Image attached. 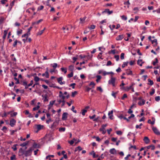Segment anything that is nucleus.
Masks as SVG:
<instances>
[{
  "label": "nucleus",
  "instance_id": "1",
  "mask_svg": "<svg viewBox=\"0 0 160 160\" xmlns=\"http://www.w3.org/2000/svg\"><path fill=\"white\" fill-rule=\"evenodd\" d=\"M33 150L34 149L32 148H30L29 150L25 151L23 153L26 157L31 156L32 152Z\"/></svg>",
  "mask_w": 160,
  "mask_h": 160
},
{
  "label": "nucleus",
  "instance_id": "2",
  "mask_svg": "<svg viewBox=\"0 0 160 160\" xmlns=\"http://www.w3.org/2000/svg\"><path fill=\"white\" fill-rule=\"evenodd\" d=\"M116 80V79L115 78L112 77L108 81V84L112 85L113 87H115L116 86L115 84Z\"/></svg>",
  "mask_w": 160,
  "mask_h": 160
},
{
  "label": "nucleus",
  "instance_id": "3",
  "mask_svg": "<svg viewBox=\"0 0 160 160\" xmlns=\"http://www.w3.org/2000/svg\"><path fill=\"white\" fill-rule=\"evenodd\" d=\"M43 126L41 125L40 124H36L34 125V127L37 128V131L36 132H38L42 129L43 128Z\"/></svg>",
  "mask_w": 160,
  "mask_h": 160
},
{
  "label": "nucleus",
  "instance_id": "4",
  "mask_svg": "<svg viewBox=\"0 0 160 160\" xmlns=\"http://www.w3.org/2000/svg\"><path fill=\"white\" fill-rule=\"evenodd\" d=\"M152 130L154 132L156 135H160V132L158 130L156 127H152Z\"/></svg>",
  "mask_w": 160,
  "mask_h": 160
},
{
  "label": "nucleus",
  "instance_id": "5",
  "mask_svg": "<svg viewBox=\"0 0 160 160\" xmlns=\"http://www.w3.org/2000/svg\"><path fill=\"white\" fill-rule=\"evenodd\" d=\"M63 78L62 77H60L57 79V81L60 84H64L65 83V82H62V81L63 80Z\"/></svg>",
  "mask_w": 160,
  "mask_h": 160
},
{
  "label": "nucleus",
  "instance_id": "6",
  "mask_svg": "<svg viewBox=\"0 0 160 160\" xmlns=\"http://www.w3.org/2000/svg\"><path fill=\"white\" fill-rule=\"evenodd\" d=\"M16 123V120L13 118H12L10 122V125L12 127H13L15 125Z\"/></svg>",
  "mask_w": 160,
  "mask_h": 160
},
{
  "label": "nucleus",
  "instance_id": "7",
  "mask_svg": "<svg viewBox=\"0 0 160 160\" xmlns=\"http://www.w3.org/2000/svg\"><path fill=\"white\" fill-rule=\"evenodd\" d=\"M20 83L25 86V89L28 88V82L24 80L23 81H21Z\"/></svg>",
  "mask_w": 160,
  "mask_h": 160
},
{
  "label": "nucleus",
  "instance_id": "8",
  "mask_svg": "<svg viewBox=\"0 0 160 160\" xmlns=\"http://www.w3.org/2000/svg\"><path fill=\"white\" fill-rule=\"evenodd\" d=\"M113 12L112 11H110L108 9H106L105 10L102 12V13H108V15H110Z\"/></svg>",
  "mask_w": 160,
  "mask_h": 160
},
{
  "label": "nucleus",
  "instance_id": "9",
  "mask_svg": "<svg viewBox=\"0 0 160 160\" xmlns=\"http://www.w3.org/2000/svg\"><path fill=\"white\" fill-rule=\"evenodd\" d=\"M113 110H111V111H110L108 113V115L109 116V118L111 120L113 119Z\"/></svg>",
  "mask_w": 160,
  "mask_h": 160
},
{
  "label": "nucleus",
  "instance_id": "10",
  "mask_svg": "<svg viewBox=\"0 0 160 160\" xmlns=\"http://www.w3.org/2000/svg\"><path fill=\"white\" fill-rule=\"evenodd\" d=\"M68 113L67 112H64L62 115V119L63 120H65L67 118Z\"/></svg>",
  "mask_w": 160,
  "mask_h": 160
},
{
  "label": "nucleus",
  "instance_id": "11",
  "mask_svg": "<svg viewBox=\"0 0 160 160\" xmlns=\"http://www.w3.org/2000/svg\"><path fill=\"white\" fill-rule=\"evenodd\" d=\"M123 38V35H120L116 38V40L117 41L121 40Z\"/></svg>",
  "mask_w": 160,
  "mask_h": 160
},
{
  "label": "nucleus",
  "instance_id": "12",
  "mask_svg": "<svg viewBox=\"0 0 160 160\" xmlns=\"http://www.w3.org/2000/svg\"><path fill=\"white\" fill-rule=\"evenodd\" d=\"M119 118L121 119H123L124 120H126L128 122L129 121V120H128V119H127V118L125 117H123L122 115H120L119 116Z\"/></svg>",
  "mask_w": 160,
  "mask_h": 160
},
{
  "label": "nucleus",
  "instance_id": "13",
  "mask_svg": "<svg viewBox=\"0 0 160 160\" xmlns=\"http://www.w3.org/2000/svg\"><path fill=\"white\" fill-rule=\"evenodd\" d=\"M42 76H45L47 78H48L49 77V75L48 71H46L45 73H43L42 74Z\"/></svg>",
  "mask_w": 160,
  "mask_h": 160
},
{
  "label": "nucleus",
  "instance_id": "14",
  "mask_svg": "<svg viewBox=\"0 0 160 160\" xmlns=\"http://www.w3.org/2000/svg\"><path fill=\"white\" fill-rule=\"evenodd\" d=\"M109 152L111 154H114L116 153V151L115 148H113L110 150Z\"/></svg>",
  "mask_w": 160,
  "mask_h": 160
},
{
  "label": "nucleus",
  "instance_id": "15",
  "mask_svg": "<svg viewBox=\"0 0 160 160\" xmlns=\"http://www.w3.org/2000/svg\"><path fill=\"white\" fill-rule=\"evenodd\" d=\"M143 140H144V142H145L146 144L148 143L150 141L148 138L147 137H145L144 138Z\"/></svg>",
  "mask_w": 160,
  "mask_h": 160
},
{
  "label": "nucleus",
  "instance_id": "16",
  "mask_svg": "<svg viewBox=\"0 0 160 160\" xmlns=\"http://www.w3.org/2000/svg\"><path fill=\"white\" fill-rule=\"evenodd\" d=\"M144 62H142V59H139L137 61V64L140 66H142V64Z\"/></svg>",
  "mask_w": 160,
  "mask_h": 160
},
{
  "label": "nucleus",
  "instance_id": "17",
  "mask_svg": "<svg viewBox=\"0 0 160 160\" xmlns=\"http://www.w3.org/2000/svg\"><path fill=\"white\" fill-rule=\"evenodd\" d=\"M145 103V100L144 99L142 100V101H140L138 102V104L139 106H142Z\"/></svg>",
  "mask_w": 160,
  "mask_h": 160
},
{
  "label": "nucleus",
  "instance_id": "18",
  "mask_svg": "<svg viewBox=\"0 0 160 160\" xmlns=\"http://www.w3.org/2000/svg\"><path fill=\"white\" fill-rule=\"evenodd\" d=\"M133 86V84H132V85L129 86L127 87L126 88L125 90L127 91H129L130 89L132 88V87Z\"/></svg>",
  "mask_w": 160,
  "mask_h": 160
},
{
  "label": "nucleus",
  "instance_id": "19",
  "mask_svg": "<svg viewBox=\"0 0 160 160\" xmlns=\"http://www.w3.org/2000/svg\"><path fill=\"white\" fill-rule=\"evenodd\" d=\"M99 130L100 131H101L102 132V133L103 134H104L106 133V131L105 128H102L100 129Z\"/></svg>",
  "mask_w": 160,
  "mask_h": 160
},
{
  "label": "nucleus",
  "instance_id": "20",
  "mask_svg": "<svg viewBox=\"0 0 160 160\" xmlns=\"http://www.w3.org/2000/svg\"><path fill=\"white\" fill-rule=\"evenodd\" d=\"M31 148H39V146L38 145V144L34 142L33 143L32 147Z\"/></svg>",
  "mask_w": 160,
  "mask_h": 160
},
{
  "label": "nucleus",
  "instance_id": "21",
  "mask_svg": "<svg viewBox=\"0 0 160 160\" xmlns=\"http://www.w3.org/2000/svg\"><path fill=\"white\" fill-rule=\"evenodd\" d=\"M95 83L93 82H90V84H89V86H92V88H94L95 87Z\"/></svg>",
  "mask_w": 160,
  "mask_h": 160
},
{
  "label": "nucleus",
  "instance_id": "22",
  "mask_svg": "<svg viewBox=\"0 0 160 160\" xmlns=\"http://www.w3.org/2000/svg\"><path fill=\"white\" fill-rule=\"evenodd\" d=\"M56 126H57V125L56 124L55 122H54L51 125V128L52 129H54V128H56Z\"/></svg>",
  "mask_w": 160,
  "mask_h": 160
},
{
  "label": "nucleus",
  "instance_id": "23",
  "mask_svg": "<svg viewBox=\"0 0 160 160\" xmlns=\"http://www.w3.org/2000/svg\"><path fill=\"white\" fill-rule=\"evenodd\" d=\"M73 69L74 67L73 66L71 65L69 67V70L71 71V72H73Z\"/></svg>",
  "mask_w": 160,
  "mask_h": 160
},
{
  "label": "nucleus",
  "instance_id": "24",
  "mask_svg": "<svg viewBox=\"0 0 160 160\" xmlns=\"http://www.w3.org/2000/svg\"><path fill=\"white\" fill-rule=\"evenodd\" d=\"M66 128L65 127L60 128H59V131L60 132H64L65 131Z\"/></svg>",
  "mask_w": 160,
  "mask_h": 160
},
{
  "label": "nucleus",
  "instance_id": "25",
  "mask_svg": "<svg viewBox=\"0 0 160 160\" xmlns=\"http://www.w3.org/2000/svg\"><path fill=\"white\" fill-rule=\"evenodd\" d=\"M128 62H123V64L122 65V68H124L125 66H127L128 65Z\"/></svg>",
  "mask_w": 160,
  "mask_h": 160
},
{
  "label": "nucleus",
  "instance_id": "26",
  "mask_svg": "<svg viewBox=\"0 0 160 160\" xmlns=\"http://www.w3.org/2000/svg\"><path fill=\"white\" fill-rule=\"evenodd\" d=\"M45 29V28H44L43 30H41L40 31H39V32H38L37 33V35H41L43 32L44 31Z\"/></svg>",
  "mask_w": 160,
  "mask_h": 160
},
{
  "label": "nucleus",
  "instance_id": "27",
  "mask_svg": "<svg viewBox=\"0 0 160 160\" xmlns=\"http://www.w3.org/2000/svg\"><path fill=\"white\" fill-rule=\"evenodd\" d=\"M61 69L62 72H63L64 73H66L67 72V69L66 68H61Z\"/></svg>",
  "mask_w": 160,
  "mask_h": 160
},
{
  "label": "nucleus",
  "instance_id": "28",
  "mask_svg": "<svg viewBox=\"0 0 160 160\" xmlns=\"http://www.w3.org/2000/svg\"><path fill=\"white\" fill-rule=\"evenodd\" d=\"M86 18L85 17H84L83 18H80V23H83L85 20Z\"/></svg>",
  "mask_w": 160,
  "mask_h": 160
},
{
  "label": "nucleus",
  "instance_id": "29",
  "mask_svg": "<svg viewBox=\"0 0 160 160\" xmlns=\"http://www.w3.org/2000/svg\"><path fill=\"white\" fill-rule=\"evenodd\" d=\"M148 81L150 82L148 84H149L150 85H152L153 84V82L152 80H151L150 78H149L148 79Z\"/></svg>",
  "mask_w": 160,
  "mask_h": 160
},
{
  "label": "nucleus",
  "instance_id": "30",
  "mask_svg": "<svg viewBox=\"0 0 160 160\" xmlns=\"http://www.w3.org/2000/svg\"><path fill=\"white\" fill-rule=\"evenodd\" d=\"M96 77L97 78V79L96 80V81L98 82V81L101 79V77L100 75H97L96 76Z\"/></svg>",
  "mask_w": 160,
  "mask_h": 160
},
{
  "label": "nucleus",
  "instance_id": "31",
  "mask_svg": "<svg viewBox=\"0 0 160 160\" xmlns=\"http://www.w3.org/2000/svg\"><path fill=\"white\" fill-rule=\"evenodd\" d=\"M128 70H127V72H126V73L127 75H132V71L130 70H129L128 71Z\"/></svg>",
  "mask_w": 160,
  "mask_h": 160
},
{
  "label": "nucleus",
  "instance_id": "32",
  "mask_svg": "<svg viewBox=\"0 0 160 160\" xmlns=\"http://www.w3.org/2000/svg\"><path fill=\"white\" fill-rule=\"evenodd\" d=\"M52 65V67H53V69H56V68L58 66V64L56 63H53L51 65Z\"/></svg>",
  "mask_w": 160,
  "mask_h": 160
},
{
  "label": "nucleus",
  "instance_id": "33",
  "mask_svg": "<svg viewBox=\"0 0 160 160\" xmlns=\"http://www.w3.org/2000/svg\"><path fill=\"white\" fill-rule=\"evenodd\" d=\"M18 41L17 40H15V41L14 42V43L13 44V45H12L14 47H16L17 45V43H18Z\"/></svg>",
  "mask_w": 160,
  "mask_h": 160
},
{
  "label": "nucleus",
  "instance_id": "34",
  "mask_svg": "<svg viewBox=\"0 0 160 160\" xmlns=\"http://www.w3.org/2000/svg\"><path fill=\"white\" fill-rule=\"evenodd\" d=\"M87 111V110H86V109H83L82 110V114L83 115V116H84L85 115V113H86Z\"/></svg>",
  "mask_w": 160,
  "mask_h": 160
},
{
  "label": "nucleus",
  "instance_id": "35",
  "mask_svg": "<svg viewBox=\"0 0 160 160\" xmlns=\"http://www.w3.org/2000/svg\"><path fill=\"white\" fill-rule=\"evenodd\" d=\"M16 159V155L14 154L13 155L10 157V160H13Z\"/></svg>",
  "mask_w": 160,
  "mask_h": 160
},
{
  "label": "nucleus",
  "instance_id": "36",
  "mask_svg": "<svg viewBox=\"0 0 160 160\" xmlns=\"http://www.w3.org/2000/svg\"><path fill=\"white\" fill-rule=\"evenodd\" d=\"M95 28V26L94 25H91L90 27H88V28L90 29H94Z\"/></svg>",
  "mask_w": 160,
  "mask_h": 160
},
{
  "label": "nucleus",
  "instance_id": "37",
  "mask_svg": "<svg viewBox=\"0 0 160 160\" xmlns=\"http://www.w3.org/2000/svg\"><path fill=\"white\" fill-rule=\"evenodd\" d=\"M28 142H24L22 143L20 145V146L22 147H24L26 146L28 144Z\"/></svg>",
  "mask_w": 160,
  "mask_h": 160
},
{
  "label": "nucleus",
  "instance_id": "38",
  "mask_svg": "<svg viewBox=\"0 0 160 160\" xmlns=\"http://www.w3.org/2000/svg\"><path fill=\"white\" fill-rule=\"evenodd\" d=\"M39 77H38V76H35L34 77V80L35 81V82H38V81H39Z\"/></svg>",
  "mask_w": 160,
  "mask_h": 160
},
{
  "label": "nucleus",
  "instance_id": "39",
  "mask_svg": "<svg viewBox=\"0 0 160 160\" xmlns=\"http://www.w3.org/2000/svg\"><path fill=\"white\" fill-rule=\"evenodd\" d=\"M73 76V72H71L68 75V78H70L72 77Z\"/></svg>",
  "mask_w": 160,
  "mask_h": 160
},
{
  "label": "nucleus",
  "instance_id": "40",
  "mask_svg": "<svg viewBox=\"0 0 160 160\" xmlns=\"http://www.w3.org/2000/svg\"><path fill=\"white\" fill-rule=\"evenodd\" d=\"M127 95L125 93L123 94V96L121 98V99L122 100L124 99L125 98H127Z\"/></svg>",
  "mask_w": 160,
  "mask_h": 160
},
{
  "label": "nucleus",
  "instance_id": "41",
  "mask_svg": "<svg viewBox=\"0 0 160 160\" xmlns=\"http://www.w3.org/2000/svg\"><path fill=\"white\" fill-rule=\"evenodd\" d=\"M17 145V144L14 145L12 147V148L13 149L14 151H15L17 150V148H16V146Z\"/></svg>",
  "mask_w": 160,
  "mask_h": 160
},
{
  "label": "nucleus",
  "instance_id": "42",
  "mask_svg": "<svg viewBox=\"0 0 160 160\" xmlns=\"http://www.w3.org/2000/svg\"><path fill=\"white\" fill-rule=\"evenodd\" d=\"M40 108V106L39 105H37V107H35L33 108V110L34 111H35L36 110H38Z\"/></svg>",
  "mask_w": 160,
  "mask_h": 160
},
{
  "label": "nucleus",
  "instance_id": "43",
  "mask_svg": "<svg viewBox=\"0 0 160 160\" xmlns=\"http://www.w3.org/2000/svg\"><path fill=\"white\" fill-rule=\"evenodd\" d=\"M151 42L152 44H153L154 42H155L156 45H157L158 44L157 40V39H154L153 40H152Z\"/></svg>",
  "mask_w": 160,
  "mask_h": 160
},
{
  "label": "nucleus",
  "instance_id": "44",
  "mask_svg": "<svg viewBox=\"0 0 160 160\" xmlns=\"http://www.w3.org/2000/svg\"><path fill=\"white\" fill-rule=\"evenodd\" d=\"M97 90L98 91H99L101 92H103V90L100 87H98L97 88Z\"/></svg>",
  "mask_w": 160,
  "mask_h": 160
},
{
  "label": "nucleus",
  "instance_id": "45",
  "mask_svg": "<svg viewBox=\"0 0 160 160\" xmlns=\"http://www.w3.org/2000/svg\"><path fill=\"white\" fill-rule=\"evenodd\" d=\"M158 60L157 58H155V61H154L153 62V65L154 66L155 65L156 63H158Z\"/></svg>",
  "mask_w": 160,
  "mask_h": 160
},
{
  "label": "nucleus",
  "instance_id": "46",
  "mask_svg": "<svg viewBox=\"0 0 160 160\" xmlns=\"http://www.w3.org/2000/svg\"><path fill=\"white\" fill-rule=\"evenodd\" d=\"M77 93V92L76 91H75L74 92H72V97H74L75 95Z\"/></svg>",
  "mask_w": 160,
  "mask_h": 160
},
{
  "label": "nucleus",
  "instance_id": "47",
  "mask_svg": "<svg viewBox=\"0 0 160 160\" xmlns=\"http://www.w3.org/2000/svg\"><path fill=\"white\" fill-rule=\"evenodd\" d=\"M102 52H100L99 53V54H98V59H101L102 60L103 59V58H102V57L101 56L102 54Z\"/></svg>",
  "mask_w": 160,
  "mask_h": 160
},
{
  "label": "nucleus",
  "instance_id": "48",
  "mask_svg": "<svg viewBox=\"0 0 160 160\" xmlns=\"http://www.w3.org/2000/svg\"><path fill=\"white\" fill-rule=\"evenodd\" d=\"M133 10L135 11L134 13H136L138 11V9L137 7H135L133 8Z\"/></svg>",
  "mask_w": 160,
  "mask_h": 160
},
{
  "label": "nucleus",
  "instance_id": "49",
  "mask_svg": "<svg viewBox=\"0 0 160 160\" xmlns=\"http://www.w3.org/2000/svg\"><path fill=\"white\" fill-rule=\"evenodd\" d=\"M152 92H150L149 93L150 95L151 96L155 92V89L154 88H152Z\"/></svg>",
  "mask_w": 160,
  "mask_h": 160
},
{
  "label": "nucleus",
  "instance_id": "50",
  "mask_svg": "<svg viewBox=\"0 0 160 160\" xmlns=\"http://www.w3.org/2000/svg\"><path fill=\"white\" fill-rule=\"evenodd\" d=\"M92 152H93L92 155H93V158H97L98 157V155H96L95 154V152H94V151H93Z\"/></svg>",
  "mask_w": 160,
  "mask_h": 160
},
{
  "label": "nucleus",
  "instance_id": "51",
  "mask_svg": "<svg viewBox=\"0 0 160 160\" xmlns=\"http://www.w3.org/2000/svg\"><path fill=\"white\" fill-rule=\"evenodd\" d=\"M124 53H121V56H120V58L121 59L123 60L124 59Z\"/></svg>",
  "mask_w": 160,
  "mask_h": 160
},
{
  "label": "nucleus",
  "instance_id": "52",
  "mask_svg": "<svg viewBox=\"0 0 160 160\" xmlns=\"http://www.w3.org/2000/svg\"><path fill=\"white\" fill-rule=\"evenodd\" d=\"M122 19L124 20H126L127 19V17L124 15H122L121 17Z\"/></svg>",
  "mask_w": 160,
  "mask_h": 160
},
{
  "label": "nucleus",
  "instance_id": "53",
  "mask_svg": "<svg viewBox=\"0 0 160 160\" xmlns=\"http://www.w3.org/2000/svg\"><path fill=\"white\" fill-rule=\"evenodd\" d=\"M23 112L26 115H28L29 114H30V113L29 112V111L28 110H26L24 111V112Z\"/></svg>",
  "mask_w": 160,
  "mask_h": 160
},
{
  "label": "nucleus",
  "instance_id": "54",
  "mask_svg": "<svg viewBox=\"0 0 160 160\" xmlns=\"http://www.w3.org/2000/svg\"><path fill=\"white\" fill-rule=\"evenodd\" d=\"M155 100L156 101L158 102L160 100V96H157L155 97Z\"/></svg>",
  "mask_w": 160,
  "mask_h": 160
},
{
  "label": "nucleus",
  "instance_id": "55",
  "mask_svg": "<svg viewBox=\"0 0 160 160\" xmlns=\"http://www.w3.org/2000/svg\"><path fill=\"white\" fill-rule=\"evenodd\" d=\"M114 58L116 59L117 61H118L119 60V55H115L114 56Z\"/></svg>",
  "mask_w": 160,
  "mask_h": 160
},
{
  "label": "nucleus",
  "instance_id": "56",
  "mask_svg": "<svg viewBox=\"0 0 160 160\" xmlns=\"http://www.w3.org/2000/svg\"><path fill=\"white\" fill-rule=\"evenodd\" d=\"M44 8V7L43 6H42V5H41L40 6V7H39L38 8V10H42Z\"/></svg>",
  "mask_w": 160,
  "mask_h": 160
},
{
  "label": "nucleus",
  "instance_id": "57",
  "mask_svg": "<svg viewBox=\"0 0 160 160\" xmlns=\"http://www.w3.org/2000/svg\"><path fill=\"white\" fill-rule=\"evenodd\" d=\"M52 121V119L51 118H49L48 119L46 120V122L47 124H49V123Z\"/></svg>",
  "mask_w": 160,
  "mask_h": 160
},
{
  "label": "nucleus",
  "instance_id": "58",
  "mask_svg": "<svg viewBox=\"0 0 160 160\" xmlns=\"http://www.w3.org/2000/svg\"><path fill=\"white\" fill-rule=\"evenodd\" d=\"M33 81L32 80H31L30 82V83H29V84H28V87H29L32 86L33 84Z\"/></svg>",
  "mask_w": 160,
  "mask_h": 160
},
{
  "label": "nucleus",
  "instance_id": "59",
  "mask_svg": "<svg viewBox=\"0 0 160 160\" xmlns=\"http://www.w3.org/2000/svg\"><path fill=\"white\" fill-rule=\"evenodd\" d=\"M142 123H140L139 125H137L136 126V128H139L140 129L141 128V127H140L141 126H142Z\"/></svg>",
  "mask_w": 160,
  "mask_h": 160
},
{
  "label": "nucleus",
  "instance_id": "60",
  "mask_svg": "<svg viewBox=\"0 0 160 160\" xmlns=\"http://www.w3.org/2000/svg\"><path fill=\"white\" fill-rule=\"evenodd\" d=\"M22 33V30L21 29L19 31H17V34L19 35L20 34H21Z\"/></svg>",
  "mask_w": 160,
  "mask_h": 160
},
{
  "label": "nucleus",
  "instance_id": "61",
  "mask_svg": "<svg viewBox=\"0 0 160 160\" xmlns=\"http://www.w3.org/2000/svg\"><path fill=\"white\" fill-rule=\"evenodd\" d=\"M48 101V100L47 98V95H45V96L44 97L43 101L44 102H46V101Z\"/></svg>",
  "mask_w": 160,
  "mask_h": 160
},
{
  "label": "nucleus",
  "instance_id": "62",
  "mask_svg": "<svg viewBox=\"0 0 160 160\" xmlns=\"http://www.w3.org/2000/svg\"><path fill=\"white\" fill-rule=\"evenodd\" d=\"M75 83H72L70 85V87H72L73 89L75 88Z\"/></svg>",
  "mask_w": 160,
  "mask_h": 160
},
{
  "label": "nucleus",
  "instance_id": "63",
  "mask_svg": "<svg viewBox=\"0 0 160 160\" xmlns=\"http://www.w3.org/2000/svg\"><path fill=\"white\" fill-rule=\"evenodd\" d=\"M112 64L111 62L110 61H108L106 65L107 66H109L111 65Z\"/></svg>",
  "mask_w": 160,
  "mask_h": 160
},
{
  "label": "nucleus",
  "instance_id": "64",
  "mask_svg": "<svg viewBox=\"0 0 160 160\" xmlns=\"http://www.w3.org/2000/svg\"><path fill=\"white\" fill-rule=\"evenodd\" d=\"M116 133L118 135H121L122 134V132L120 131H118L116 132Z\"/></svg>",
  "mask_w": 160,
  "mask_h": 160
}]
</instances>
